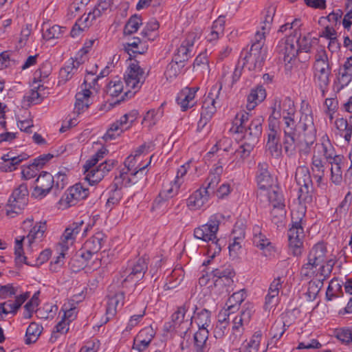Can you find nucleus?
Wrapping results in <instances>:
<instances>
[{
	"instance_id": "nucleus-1",
	"label": "nucleus",
	"mask_w": 352,
	"mask_h": 352,
	"mask_svg": "<svg viewBox=\"0 0 352 352\" xmlns=\"http://www.w3.org/2000/svg\"><path fill=\"white\" fill-rule=\"evenodd\" d=\"M278 107L282 106L284 136L283 145L288 156L294 155L296 146L299 147L300 153L307 155L311 146L316 140V130L311 114L302 113L298 123L294 120L296 108L294 102L289 97H285L278 102Z\"/></svg>"
},
{
	"instance_id": "nucleus-2",
	"label": "nucleus",
	"mask_w": 352,
	"mask_h": 352,
	"mask_svg": "<svg viewBox=\"0 0 352 352\" xmlns=\"http://www.w3.org/2000/svg\"><path fill=\"white\" fill-rule=\"evenodd\" d=\"M313 69L315 82L320 89L322 96L324 97L331 74V66L324 49L320 48L317 51Z\"/></svg>"
},
{
	"instance_id": "nucleus-3",
	"label": "nucleus",
	"mask_w": 352,
	"mask_h": 352,
	"mask_svg": "<svg viewBox=\"0 0 352 352\" xmlns=\"http://www.w3.org/2000/svg\"><path fill=\"white\" fill-rule=\"evenodd\" d=\"M305 214V212L303 211H292L291 227L287 232L289 247L293 255L296 256H300L302 253V240L305 236L302 221Z\"/></svg>"
},
{
	"instance_id": "nucleus-4",
	"label": "nucleus",
	"mask_w": 352,
	"mask_h": 352,
	"mask_svg": "<svg viewBox=\"0 0 352 352\" xmlns=\"http://www.w3.org/2000/svg\"><path fill=\"white\" fill-rule=\"evenodd\" d=\"M146 78L144 69L140 66L139 62L134 60L127 67L124 74V81L128 88L134 90H129L122 96L121 98L114 102L115 104H119L124 101L125 98L132 97L138 90H139L144 84Z\"/></svg>"
},
{
	"instance_id": "nucleus-5",
	"label": "nucleus",
	"mask_w": 352,
	"mask_h": 352,
	"mask_svg": "<svg viewBox=\"0 0 352 352\" xmlns=\"http://www.w3.org/2000/svg\"><path fill=\"white\" fill-rule=\"evenodd\" d=\"M223 219L224 216L221 213L212 214L206 224L194 230L195 237L206 242L213 241L216 239L220 223Z\"/></svg>"
},
{
	"instance_id": "nucleus-6",
	"label": "nucleus",
	"mask_w": 352,
	"mask_h": 352,
	"mask_svg": "<svg viewBox=\"0 0 352 352\" xmlns=\"http://www.w3.org/2000/svg\"><path fill=\"white\" fill-rule=\"evenodd\" d=\"M267 58L266 48L261 47V43H253L249 52H245L243 60L246 64L249 63L251 65L248 67L249 70H261L263 66L264 62Z\"/></svg>"
},
{
	"instance_id": "nucleus-7",
	"label": "nucleus",
	"mask_w": 352,
	"mask_h": 352,
	"mask_svg": "<svg viewBox=\"0 0 352 352\" xmlns=\"http://www.w3.org/2000/svg\"><path fill=\"white\" fill-rule=\"evenodd\" d=\"M34 183L36 185L32 192V196L42 199L51 191L54 194V177L51 173L42 171Z\"/></svg>"
},
{
	"instance_id": "nucleus-8",
	"label": "nucleus",
	"mask_w": 352,
	"mask_h": 352,
	"mask_svg": "<svg viewBox=\"0 0 352 352\" xmlns=\"http://www.w3.org/2000/svg\"><path fill=\"white\" fill-rule=\"evenodd\" d=\"M126 179V172L120 173L119 177H116L114 182L108 188V198L106 207L111 209L120 201L122 197V182Z\"/></svg>"
},
{
	"instance_id": "nucleus-9",
	"label": "nucleus",
	"mask_w": 352,
	"mask_h": 352,
	"mask_svg": "<svg viewBox=\"0 0 352 352\" xmlns=\"http://www.w3.org/2000/svg\"><path fill=\"white\" fill-rule=\"evenodd\" d=\"M327 246L323 242L316 243L310 250L308 262L304 265L306 269H312L324 263L327 258Z\"/></svg>"
},
{
	"instance_id": "nucleus-10",
	"label": "nucleus",
	"mask_w": 352,
	"mask_h": 352,
	"mask_svg": "<svg viewBox=\"0 0 352 352\" xmlns=\"http://www.w3.org/2000/svg\"><path fill=\"white\" fill-rule=\"evenodd\" d=\"M29 191L25 183H22L16 188L8 199V206L19 211L28 204Z\"/></svg>"
},
{
	"instance_id": "nucleus-11",
	"label": "nucleus",
	"mask_w": 352,
	"mask_h": 352,
	"mask_svg": "<svg viewBox=\"0 0 352 352\" xmlns=\"http://www.w3.org/2000/svg\"><path fill=\"white\" fill-rule=\"evenodd\" d=\"M269 165L266 162H260L257 166V172L256 179L259 194L262 195L263 192H265L272 188L273 185V177L269 171Z\"/></svg>"
},
{
	"instance_id": "nucleus-12",
	"label": "nucleus",
	"mask_w": 352,
	"mask_h": 352,
	"mask_svg": "<svg viewBox=\"0 0 352 352\" xmlns=\"http://www.w3.org/2000/svg\"><path fill=\"white\" fill-rule=\"evenodd\" d=\"M195 36V33H190L186 38L182 41L173 58L176 63L184 64L191 57V49L194 45Z\"/></svg>"
},
{
	"instance_id": "nucleus-13",
	"label": "nucleus",
	"mask_w": 352,
	"mask_h": 352,
	"mask_svg": "<svg viewBox=\"0 0 352 352\" xmlns=\"http://www.w3.org/2000/svg\"><path fill=\"white\" fill-rule=\"evenodd\" d=\"M263 122L264 118L261 116L254 118L242 133H244L243 140H248L257 144L262 134Z\"/></svg>"
},
{
	"instance_id": "nucleus-14",
	"label": "nucleus",
	"mask_w": 352,
	"mask_h": 352,
	"mask_svg": "<svg viewBox=\"0 0 352 352\" xmlns=\"http://www.w3.org/2000/svg\"><path fill=\"white\" fill-rule=\"evenodd\" d=\"M190 310L192 311V316H188L186 322L192 320L197 324L199 328H206L210 325L211 323V311L205 308H198L196 305H191Z\"/></svg>"
},
{
	"instance_id": "nucleus-15",
	"label": "nucleus",
	"mask_w": 352,
	"mask_h": 352,
	"mask_svg": "<svg viewBox=\"0 0 352 352\" xmlns=\"http://www.w3.org/2000/svg\"><path fill=\"white\" fill-rule=\"evenodd\" d=\"M148 258L145 257L139 258L134 262L129 270L130 272L122 281V285L129 281H136L143 278L144 274L148 269Z\"/></svg>"
},
{
	"instance_id": "nucleus-16",
	"label": "nucleus",
	"mask_w": 352,
	"mask_h": 352,
	"mask_svg": "<svg viewBox=\"0 0 352 352\" xmlns=\"http://www.w3.org/2000/svg\"><path fill=\"white\" fill-rule=\"evenodd\" d=\"M297 36V32L295 35L289 36L283 45H279L280 54L283 55V60L285 63H290L295 59L298 54V50L295 44V38Z\"/></svg>"
},
{
	"instance_id": "nucleus-17",
	"label": "nucleus",
	"mask_w": 352,
	"mask_h": 352,
	"mask_svg": "<svg viewBox=\"0 0 352 352\" xmlns=\"http://www.w3.org/2000/svg\"><path fill=\"white\" fill-rule=\"evenodd\" d=\"M129 121V115L124 114L120 120H116L111 124L110 128L107 130L103 136L104 141L115 140L117 137L121 135L124 131L128 129L131 125L126 126Z\"/></svg>"
},
{
	"instance_id": "nucleus-18",
	"label": "nucleus",
	"mask_w": 352,
	"mask_h": 352,
	"mask_svg": "<svg viewBox=\"0 0 352 352\" xmlns=\"http://www.w3.org/2000/svg\"><path fill=\"white\" fill-rule=\"evenodd\" d=\"M155 336V331L151 327L142 329L134 339L133 348L138 351L145 350Z\"/></svg>"
},
{
	"instance_id": "nucleus-19",
	"label": "nucleus",
	"mask_w": 352,
	"mask_h": 352,
	"mask_svg": "<svg viewBox=\"0 0 352 352\" xmlns=\"http://www.w3.org/2000/svg\"><path fill=\"white\" fill-rule=\"evenodd\" d=\"M124 299V293L123 292H118L108 295V302L106 309V322L116 315L118 307H121L123 306Z\"/></svg>"
},
{
	"instance_id": "nucleus-20",
	"label": "nucleus",
	"mask_w": 352,
	"mask_h": 352,
	"mask_svg": "<svg viewBox=\"0 0 352 352\" xmlns=\"http://www.w3.org/2000/svg\"><path fill=\"white\" fill-rule=\"evenodd\" d=\"M199 87H186L182 89L177 97V102L180 106L182 111H185L194 105L192 101Z\"/></svg>"
},
{
	"instance_id": "nucleus-21",
	"label": "nucleus",
	"mask_w": 352,
	"mask_h": 352,
	"mask_svg": "<svg viewBox=\"0 0 352 352\" xmlns=\"http://www.w3.org/2000/svg\"><path fill=\"white\" fill-rule=\"evenodd\" d=\"M107 240V236L102 232H98L86 241L83 245L85 251H89L94 254H97Z\"/></svg>"
},
{
	"instance_id": "nucleus-22",
	"label": "nucleus",
	"mask_w": 352,
	"mask_h": 352,
	"mask_svg": "<svg viewBox=\"0 0 352 352\" xmlns=\"http://www.w3.org/2000/svg\"><path fill=\"white\" fill-rule=\"evenodd\" d=\"M210 196L211 194L209 192V190L201 187L190 196L188 199V206L199 209L208 201Z\"/></svg>"
},
{
	"instance_id": "nucleus-23",
	"label": "nucleus",
	"mask_w": 352,
	"mask_h": 352,
	"mask_svg": "<svg viewBox=\"0 0 352 352\" xmlns=\"http://www.w3.org/2000/svg\"><path fill=\"white\" fill-rule=\"evenodd\" d=\"M277 6L275 3L267 4L261 12V28L262 31H270L272 28Z\"/></svg>"
},
{
	"instance_id": "nucleus-24",
	"label": "nucleus",
	"mask_w": 352,
	"mask_h": 352,
	"mask_svg": "<svg viewBox=\"0 0 352 352\" xmlns=\"http://www.w3.org/2000/svg\"><path fill=\"white\" fill-rule=\"evenodd\" d=\"M208 329L199 328L194 335V352H208Z\"/></svg>"
},
{
	"instance_id": "nucleus-25",
	"label": "nucleus",
	"mask_w": 352,
	"mask_h": 352,
	"mask_svg": "<svg viewBox=\"0 0 352 352\" xmlns=\"http://www.w3.org/2000/svg\"><path fill=\"white\" fill-rule=\"evenodd\" d=\"M266 97L265 89L262 85H257L255 88L251 89L250 94L248 96L247 109L250 111L263 102Z\"/></svg>"
},
{
	"instance_id": "nucleus-26",
	"label": "nucleus",
	"mask_w": 352,
	"mask_h": 352,
	"mask_svg": "<svg viewBox=\"0 0 352 352\" xmlns=\"http://www.w3.org/2000/svg\"><path fill=\"white\" fill-rule=\"evenodd\" d=\"M286 331L285 324L283 322H274L270 331L271 339L267 343V349L278 348V342Z\"/></svg>"
},
{
	"instance_id": "nucleus-27",
	"label": "nucleus",
	"mask_w": 352,
	"mask_h": 352,
	"mask_svg": "<svg viewBox=\"0 0 352 352\" xmlns=\"http://www.w3.org/2000/svg\"><path fill=\"white\" fill-rule=\"evenodd\" d=\"M83 224L84 221L81 220L74 222L72 224L69 225V226L65 229L61 237L62 243L67 244L69 241H71V243H72L76 239L77 234L82 230Z\"/></svg>"
},
{
	"instance_id": "nucleus-28",
	"label": "nucleus",
	"mask_w": 352,
	"mask_h": 352,
	"mask_svg": "<svg viewBox=\"0 0 352 352\" xmlns=\"http://www.w3.org/2000/svg\"><path fill=\"white\" fill-rule=\"evenodd\" d=\"M246 297L245 292L244 289H241L237 292H234L227 300L226 305L227 306V311L228 316L230 314L234 313L239 309L241 303L245 300Z\"/></svg>"
},
{
	"instance_id": "nucleus-29",
	"label": "nucleus",
	"mask_w": 352,
	"mask_h": 352,
	"mask_svg": "<svg viewBox=\"0 0 352 352\" xmlns=\"http://www.w3.org/2000/svg\"><path fill=\"white\" fill-rule=\"evenodd\" d=\"M222 89L221 84L216 83L214 85L207 97L204 99L202 104L203 108H210L212 107H216V104H219V102H218L219 97L221 93V90Z\"/></svg>"
},
{
	"instance_id": "nucleus-30",
	"label": "nucleus",
	"mask_w": 352,
	"mask_h": 352,
	"mask_svg": "<svg viewBox=\"0 0 352 352\" xmlns=\"http://www.w3.org/2000/svg\"><path fill=\"white\" fill-rule=\"evenodd\" d=\"M261 337V331L255 332L249 342L242 344L243 349H247V351L250 352H265L267 349V346L260 347Z\"/></svg>"
},
{
	"instance_id": "nucleus-31",
	"label": "nucleus",
	"mask_w": 352,
	"mask_h": 352,
	"mask_svg": "<svg viewBox=\"0 0 352 352\" xmlns=\"http://www.w3.org/2000/svg\"><path fill=\"white\" fill-rule=\"evenodd\" d=\"M295 179L299 186H313L309 170L306 167H298L296 169Z\"/></svg>"
},
{
	"instance_id": "nucleus-32",
	"label": "nucleus",
	"mask_w": 352,
	"mask_h": 352,
	"mask_svg": "<svg viewBox=\"0 0 352 352\" xmlns=\"http://www.w3.org/2000/svg\"><path fill=\"white\" fill-rule=\"evenodd\" d=\"M43 327L36 322H32L28 326L25 336V343L31 344L34 343L42 332Z\"/></svg>"
},
{
	"instance_id": "nucleus-33",
	"label": "nucleus",
	"mask_w": 352,
	"mask_h": 352,
	"mask_svg": "<svg viewBox=\"0 0 352 352\" xmlns=\"http://www.w3.org/2000/svg\"><path fill=\"white\" fill-rule=\"evenodd\" d=\"M254 244L261 250H267L268 252H270L273 248V247L269 239L266 238L265 235L261 232L258 227L254 228Z\"/></svg>"
},
{
	"instance_id": "nucleus-34",
	"label": "nucleus",
	"mask_w": 352,
	"mask_h": 352,
	"mask_svg": "<svg viewBox=\"0 0 352 352\" xmlns=\"http://www.w3.org/2000/svg\"><path fill=\"white\" fill-rule=\"evenodd\" d=\"M29 155L26 153H21L16 156V158H11L10 160L1 164L0 169L3 172H12L17 168V166L23 161L27 160Z\"/></svg>"
},
{
	"instance_id": "nucleus-35",
	"label": "nucleus",
	"mask_w": 352,
	"mask_h": 352,
	"mask_svg": "<svg viewBox=\"0 0 352 352\" xmlns=\"http://www.w3.org/2000/svg\"><path fill=\"white\" fill-rule=\"evenodd\" d=\"M323 280L324 279L316 278L309 282L308 289L305 294L308 300L313 301L316 299L323 286Z\"/></svg>"
},
{
	"instance_id": "nucleus-36",
	"label": "nucleus",
	"mask_w": 352,
	"mask_h": 352,
	"mask_svg": "<svg viewBox=\"0 0 352 352\" xmlns=\"http://www.w3.org/2000/svg\"><path fill=\"white\" fill-rule=\"evenodd\" d=\"M333 334L342 344H352V327L337 328L334 330Z\"/></svg>"
},
{
	"instance_id": "nucleus-37",
	"label": "nucleus",
	"mask_w": 352,
	"mask_h": 352,
	"mask_svg": "<svg viewBox=\"0 0 352 352\" xmlns=\"http://www.w3.org/2000/svg\"><path fill=\"white\" fill-rule=\"evenodd\" d=\"M340 80L346 85L352 80V56L346 59L339 71Z\"/></svg>"
},
{
	"instance_id": "nucleus-38",
	"label": "nucleus",
	"mask_w": 352,
	"mask_h": 352,
	"mask_svg": "<svg viewBox=\"0 0 352 352\" xmlns=\"http://www.w3.org/2000/svg\"><path fill=\"white\" fill-rule=\"evenodd\" d=\"M85 175V179L88 181L91 186L100 182L105 176L104 172L98 166L96 168L89 169Z\"/></svg>"
},
{
	"instance_id": "nucleus-39",
	"label": "nucleus",
	"mask_w": 352,
	"mask_h": 352,
	"mask_svg": "<svg viewBox=\"0 0 352 352\" xmlns=\"http://www.w3.org/2000/svg\"><path fill=\"white\" fill-rule=\"evenodd\" d=\"M251 116L249 113L246 111H242L239 113H237L234 120L233 121L234 126H236L235 132L236 133H243L244 129L246 126L250 123V119Z\"/></svg>"
},
{
	"instance_id": "nucleus-40",
	"label": "nucleus",
	"mask_w": 352,
	"mask_h": 352,
	"mask_svg": "<svg viewBox=\"0 0 352 352\" xmlns=\"http://www.w3.org/2000/svg\"><path fill=\"white\" fill-rule=\"evenodd\" d=\"M190 302H186L182 307H179L177 310L171 316L173 323L177 326H179L184 323L186 312L190 309Z\"/></svg>"
},
{
	"instance_id": "nucleus-41",
	"label": "nucleus",
	"mask_w": 352,
	"mask_h": 352,
	"mask_svg": "<svg viewBox=\"0 0 352 352\" xmlns=\"http://www.w3.org/2000/svg\"><path fill=\"white\" fill-rule=\"evenodd\" d=\"M24 239L25 236H22L21 239H16L15 240L14 254L16 265H21L23 263L26 265H31L30 263L27 261V257L24 256L23 248V241Z\"/></svg>"
},
{
	"instance_id": "nucleus-42",
	"label": "nucleus",
	"mask_w": 352,
	"mask_h": 352,
	"mask_svg": "<svg viewBox=\"0 0 352 352\" xmlns=\"http://www.w3.org/2000/svg\"><path fill=\"white\" fill-rule=\"evenodd\" d=\"M142 25V19L137 14L131 16L124 28V34L131 35L138 31L140 25Z\"/></svg>"
},
{
	"instance_id": "nucleus-43",
	"label": "nucleus",
	"mask_w": 352,
	"mask_h": 352,
	"mask_svg": "<svg viewBox=\"0 0 352 352\" xmlns=\"http://www.w3.org/2000/svg\"><path fill=\"white\" fill-rule=\"evenodd\" d=\"M46 230V223L39 222L33 226L27 236L30 245L34 242V239L41 238Z\"/></svg>"
},
{
	"instance_id": "nucleus-44",
	"label": "nucleus",
	"mask_w": 352,
	"mask_h": 352,
	"mask_svg": "<svg viewBox=\"0 0 352 352\" xmlns=\"http://www.w3.org/2000/svg\"><path fill=\"white\" fill-rule=\"evenodd\" d=\"M266 192H267L268 201L272 204L273 207H285L283 195L278 188L269 189Z\"/></svg>"
},
{
	"instance_id": "nucleus-45",
	"label": "nucleus",
	"mask_w": 352,
	"mask_h": 352,
	"mask_svg": "<svg viewBox=\"0 0 352 352\" xmlns=\"http://www.w3.org/2000/svg\"><path fill=\"white\" fill-rule=\"evenodd\" d=\"M82 63V61L79 60L78 57H76L75 60H72V63L69 65H67L60 69V75L61 78L65 80L70 79L74 74V72Z\"/></svg>"
},
{
	"instance_id": "nucleus-46",
	"label": "nucleus",
	"mask_w": 352,
	"mask_h": 352,
	"mask_svg": "<svg viewBox=\"0 0 352 352\" xmlns=\"http://www.w3.org/2000/svg\"><path fill=\"white\" fill-rule=\"evenodd\" d=\"M217 111V107L210 108H201V118L197 123V129L201 130L210 120L212 116Z\"/></svg>"
},
{
	"instance_id": "nucleus-47",
	"label": "nucleus",
	"mask_w": 352,
	"mask_h": 352,
	"mask_svg": "<svg viewBox=\"0 0 352 352\" xmlns=\"http://www.w3.org/2000/svg\"><path fill=\"white\" fill-rule=\"evenodd\" d=\"M67 184V176L65 171H59L54 177V195L57 196Z\"/></svg>"
},
{
	"instance_id": "nucleus-48",
	"label": "nucleus",
	"mask_w": 352,
	"mask_h": 352,
	"mask_svg": "<svg viewBox=\"0 0 352 352\" xmlns=\"http://www.w3.org/2000/svg\"><path fill=\"white\" fill-rule=\"evenodd\" d=\"M234 276H229L222 279H215L214 280V286L215 288H218L219 292L229 294L230 292V288L233 285L232 278Z\"/></svg>"
},
{
	"instance_id": "nucleus-49",
	"label": "nucleus",
	"mask_w": 352,
	"mask_h": 352,
	"mask_svg": "<svg viewBox=\"0 0 352 352\" xmlns=\"http://www.w3.org/2000/svg\"><path fill=\"white\" fill-rule=\"evenodd\" d=\"M295 44L298 52H309L311 47V38L308 36H301L300 33L295 38Z\"/></svg>"
},
{
	"instance_id": "nucleus-50",
	"label": "nucleus",
	"mask_w": 352,
	"mask_h": 352,
	"mask_svg": "<svg viewBox=\"0 0 352 352\" xmlns=\"http://www.w3.org/2000/svg\"><path fill=\"white\" fill-rule=\"evenodd\" d=\"M314 186H300L298 199L300 202L311 203L313 200Z\"/></svg>"
},
{
	"instance_id": "nucleus-51",
	"label": "nucleus",
	"mask_w": 352,
	"mask_h": 352,
	"mask_svg": "<svg viewBox=\"0 0 352 352\" xmlns=\"http://www.w3.org/2000/svg\"><path fill=\"white\" fill-rule=\"evenodd\" d=\"M256 144L250 140H243V143L236 150V153L243 159L247 158L250 156Z\"/></svg>"
},
{
	"instance_id": "nucleus-52",
	"label": "nucleus",
	"mask_w": 352,
	"mask_h": 352,
	"mask_svg": "<svg viewBox=\"0 0 352 352\" xmlns=\"http://www.w3.org/2000/svg\"><path fill=\"white\" fill-rule=\"evenodd\" d=\"M65 28L55 25L47 29L43 32L44 39L49 41L54 38H58L63 33Z\"/></svg>"
},
{
	"instance_id": "nucleus-53",
	"label": "nucleus",
	"mask_w": 352,
	"mask_h": 352,
	"mask_svg": "<svg viewBox=\"0 0 352 352\" xmlns=\"http://www.w3.org/2000/svg\"><path fill=\"white\" fill-rule=\"evenodd\" d=\"M123 90V85L120 80L110 81L107 86L106 93L107 95L114 98L118 97Z\"/></svg>"
},
{
	"instance_id": "nucleus-54",
	"label": "nucleus",
	"mask_w": 352,
	"mask_h": 352,
	"mask_svg": "<svg viewBox=\"0 0 352 352\" xmlns=\"http://www.w3.org/2000/svg\"><path fill=\"white\" fill-rule=\"evenodd\" d=\"M184 67V64H179V63H176V61L172 59V61L166 67L165 74L167 78L176 77L181 73Z\"/></svg>"
},
{
	"instance_id": "nucleus-55",
	"label": "nucleus",
	"mask_w": 352,
	"mask_h": 352,
	"mask_svg": "<svg viewBox=\"0 0 352 352\" xmlns=\"http://www.w3.org/2000/svg\"><path fill=\"white\" fill-rule=\"evenodd\" d=\"M18 309L19 308L16 307L14 300H9L0 303V320L3 318V314H15Z\"/></svg>"
},
{
	"instance_id": "nucleus-56",
	"label": "nucleus",
	"mask_w": 352,
	"mask_h": 352,
	"mask_svg": "<svg viewBox=\"0 0 352 352\" xmlns=\"http://www.w3.org/2000/svg\"><path fill=\"white\" fill-rule=\"evenodd\" d=\"M88 19L89 16H87L84 20H82V18H80L75 23L70 32V35L72 37L74 38L78 36L81 32L85 30V29L87 28L86 22L87 21Z\"/></svg>"
},
{
	"instance_id": "nucleus-57",
	"label": "nucleus",
	"mask_w": 352,
	"mask_h": 352,
	"mask_svg": "<svg viewBox=\"0 0 352 352\" xmlns=\"http://www.w3.org/2000/svg\"><path fill=\"white\" fill-rule=\"evenodd\" d=\"M213 278L216 279H222L229 276H234L235 272L234 270L229 267L228 268H217L211 272Z\"/></svg>"
},
{
	"instance_id": "nucleus-58",
	"label": "nucleus",
	"mask_w": 352,
	"mask_h": 352,
	"mask_svg": "<svg viewBox=\"0 0 352 352\" xmlns=\"http://www.w3.org/2000/svg\"><path fill=\"white\" fill-rule=\"evenodd\" d=\"M278 303V293L268 291L265 296L264 308L265 310L275 307Z\"/></svg>"
},
{
	"instance_id": "nucleus-59",
	"label": "nucleus",
	"mask_w": 352,
	"mask_h": 352,
	"mask_svg": "<svg viewBox=\"0 0 352 352\" xmlns=\"http://www.w3.org/2000/svg\"><path fill=\"white\" fill-rule=\"evenodd\" d=\"M40 168L34 166V162L26 167H23L21 171L22 178L24 179H30L35 177Z\"/></svg>"
},
{
	"instance_id": "nucleus-60",
	"label": "nucleus",
	"mask_w": 352,
	"mask_h": 352,
	"mask_svg": "<svg viewBox=\"0 0 352 352\" xmlns=\"http://www.w3.org/2000/svg\"><path fill=\"white\" fill-rule=\"evenodd\" d=\"M229 326V321L224 318L223 320H219L214 330V334L216 338H221L226 333Z\"/></svg>"
},
{
	"instance_id": "nucleus-61",
	"label": "nucleus",
	"mask_w": 352,
	"mask_h": 352,
	"mask_svg": "<svg viewBox=\"0 0 352 352\" xmlns=\"http://www.w3.org/2000/svg\"><path fill=\"white\" fill-rule=\"evenodd\" d=\"M71 188L74 197H77L79 200L85 199L89 195V189L84 187L80 183L76 184Z\"/></svg>"
},
{
	"instance_id": "nucleus-62",
	"label": "nucleus",
	"mask_w": 352,
	"mask_h": 352,
	"mask_svg": "<svg viewBox=\"0 0 352 352\" xmlns=\"http://www.w3.org/2000/svg\"><path fill=\"white\" fill-rule=\"evenodd\" d=\"M274 208L270 212L271 215V221L276 224L281 223L284 218L285 214V207H273Z\"/></svg>"
},
{
	"instance_id": "nucleus-63",
	"label": "nucleus",
	"mask_w": 352,
	"mask_h": 352,
	"mask_svg": "<svg viewBox=\"0 0 352 352\" xmlns=\"http://www.w3.org/2000/svg\"><path fill=\"white\" fill-rule=\"evenodd\" d=\"M245 307L241 310L240 315L237 316L240 318V319H239V321H243L245 324H248L254 310L252 304H245Z\"/></svg>"
},
{
	"instance_id": "nucleus-64",
	"label": "nucleus",
	"mask_w": 352,
	"mask_h": 352,
	"mask_svg": "<svg viewBox=\"0 0 352 352\" xmlns=\"http://www.w3.org/2000/svg\"><path fill=\"white\" fill-rule=\"evenodd\" d=\"M242 236H234L233 242L229 245L228 249L230 256L233 258H236L238 255V252L241 248V243L243 241Z\"/></svg>"
}]
</instances>
